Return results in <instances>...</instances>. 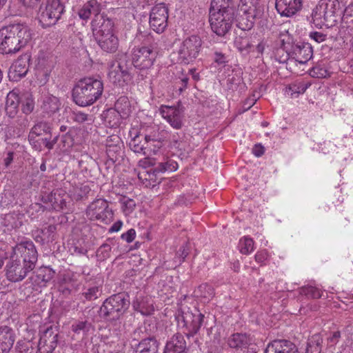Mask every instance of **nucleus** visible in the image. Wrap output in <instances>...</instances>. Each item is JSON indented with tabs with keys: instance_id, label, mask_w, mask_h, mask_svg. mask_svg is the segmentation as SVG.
<instances>
[{
	"instance_id": "obj_1",
	"label": "nucleus",
	"mask_w": 353,
	"mask_h": 353,
	"mask_svg": "<svg viewBox=\"0 0 353 353\" xmlns=\"http://www.w3.org/2000/svg\"><path fill=\"white\" fill-rule=\"evenodd\" d=\"M37 260L38 253L32 241L16 245L6 266L7 279L14 283L21 281L35 268Z\"/></svg>"
},
{
	"instance_id": "obj_2",
	"label": "nucleus",
	"mask_w": 353,
	"mask_h": 353,
	"mask_svg": "<svg viewBox=\"0 0 353 353\" xmlns=\"http://www.w3.org/2000/svg\"><path fill=\"white\" fill-rule=\"evenodd\" d=\"M237 9L233 0H212L209 9V22L213 32L225 36L232 29Z\"/></svg>"
},
{
	"instance_id": "obj_3",
	"label": "nucleus",
	"mask_w": 353,
	"mask_h": 353,
	"mask_svg": "<svg viewBox=\"0 0 353 353\" xmlns=\"http://www.w3.org/2000/svg\"><path fill=\"white\" fill-rule=\"evenodd\" d=\"M32 39L30 29L20 23L9 24L0 29V52L15 54Z\"/></svg>"
},
{
	"instance_id": "obj_4",
	"label": "nucleus",
	"mask_w": 353,
	"mask_h": 353,
	"mask_svg": "<svg viewBox=\"0 0 353 353\" xmlns=\"http://www.w3.org/2000/svg\"><path fill=\"white\" fill-rule=\"evenodd\" d=\"M103 92V81L98 78L85 77L79 80L72 90L74 103L82 107L93 104Z\"/></svg>"
},
{
	"instance_id": "obj_5",
	"label": "nucleus",
	"mask_w": 353,
	"mask_h": 353,
	"mask_svg": "<svg viewBox=\"0 0 353 353\" xmlns=\"http://www.w3.org/2000/svg\"><path fill=\"white\" fill-rule=\"evenodd\" d=\"M129 295L120 292L107 298L99 309V316L107 321H116L126 312L130 307Z\"/></svg>"
},
{
	"instance_id": "obj_6",
	"label": "nucleus",
	"mask_w": 353,
	"mask_h": 353,
	"mask_svg": "<svg viewBox=\"0 0 353 353\" xmlns=\"http://www.w3.org/2000/svg\"><path fill=\"white\" fill-rule=\"evenodd\" d=\"M132 61L125 53H117L109 64L108 77L114 85L124 86L130 83L133 78Z\"/></svg>"
},
{
	"instance_id": "obj_7",
	"label": "nucleus",
	"mask_w": 353,
	"mask_h": 353,
	"mask_svg": "<svg viewBox=\"0 0 353 353\" xmlns=\"http://www.w3.org/2000/svg\"><path fill=\"white\" fill-rule=\"evenodd\" d=\"M338 0H321L312 12V17L316 26L332 27L337 22Z\"/></svg>"
},
{
	"instance_id": "obj_8",
	"label": "nucleus",
	"mask_w": 353,
	"mask_h": 353,
	"mask_svg": "<svg viewBox=\"0 0 353 353\" xmlns=\"http://www.w3.org/2000/svg\"><path fill=\"white\" fill-rule=\"evenodd\" d=\"M176 320L179 325L182 324L185 329L184 333L190 339L196 334L203 321L204 315L199 310L194 308L193 310L181 309L179 311Z\"/></svg>"
},
{
	"instance_id": "obj_9",
	"label": "nucleus",
	"mask_w": 353,
	"mask_h": 353,
	"mask_svg": "<svg viewBox=\"0 0 353 353\" xmlns=\"http://www.w3.org/2000/svg\"><path fill=\"white\" fill-rule=\"evenodd\" d=\"M64 11L63 0H47L39 8L38 19L43 27H49L56 23Z\"/></svg>"
},
{
	"instance_id": "obj_10",
	"label": "nucleus",
	"mask_w": 353,
	"mask_h": 353,
	"mask_svg": "<svg viewBox=\"0 0 353 353\" xmlns=\"http://www.w3.org/2000/svg\"><path fill=\"white\" fill-rule=\"evenodd\" d=\"M156 43H150L133 49L132 61L134 68L139 70L150 69L154 64L157 57Z\"/></svg>"
},
{
	"instance_id": "obj_11",
	"label": "nucleus",
	"mask_w": 353,
	"mask_h": 353,
	"mask_svg": "<svg viewBox=\"0 0 353 353\" xmlns=\"http://www.w3.org/2000/svg\"><path fill=\"white\" fill-rule=\"evenodd\" d=\"M85 214L90 221H99L104 223L111 221L113 218V212L108 203L102 199H95L90 203Z\"/></svg>"
},
{
	"instance_id": "obj_12",
	"label": "nucleus",
	"mask_w": 353,
	"mask_h": 353,
	"mask_svg": "<svg viewBox=\"0 0 353 353\" xmlns=\"http://www.w3.org/2000/svg\"><path fill=\"white\" fill-rule=\"evenodd\" d=\"M202 41L199 36L192 35L187 37L181 43L179 56L181 62L188 64L199 56Z\"/></svg>"
},
{
	"instance_id": "obj_13",
	"label": "nucleus",
	"mask_w": 353,
	"mask_h": 353,
	"mask_svg": "<svg viewBox=\"0 0 353 353\" xmlns=\"http://www.w3.org/2000/svg\"><path fill=\"white\" fill-rule=\"evenodd\" d=\"M168 9L164 4L154 6L150 14V28L157 33L163 32L168 26Z\"/></svg>"
},
{
	"instance_id": "obj_14",
	"label": "nucleus",
	"mask_w": 353,
	"mask_h": 353,
	"mask_svg": "<svg viewBox=\"0 0 353 353\" xmlns=\"http://www.w3.org/2000/svg\"><path fill=\"white\" fill-rule=\"evenodd\" d=\"M160 113L162 117L174 129H181L183 126V110L180 106L161 105Z\"/></svg>"
},
{
	"instance_id": "obj_15",
	"label": "nucleus",
	"mask_w": 353,
	"mask_h": 353,
	"mask_svg": "<svg viewBox=\"0 0 353 353\" xmlns=\"http://www.w3.org/2000/svg\"><path fill=\"white\" fill-rule=\"evenodd\" d=\"M30 55L23 54L20 56L10 66L8 71V77L10 81H18L24 77L29 68Z\"/></svg>"
},
{
	"instance_id": "obj_16",
	"label": "nucleus",
	"mask_w": 353,
	"mask_h": 353,
	"mask_svg": "<svg viewBox=\"0 0 353 353\" xmlns=\"http://www.w3.org/2000/svg\"><path fill=\"white\" fill-rule=\"evenodd\" d=\"M59 333L52 326L48 327L41 335L39 350L41 353H52L57 346Z\"/></svg>"
},
{
	"instance_id": "obj_17",
	"label": "nucleus",
	"mask_w": 353,
	"mask_h": 353,
	"mask_svg": "<svg viewBox=\"0 0 353 353\" xmlns=\"http://www.w3.org/2000/svg\"><path fill=\"white\" fill-rule=\"evenodd\" d=\"M291 57L301 64L306 63L313 57V48L310 43L298 42L292 46Z\"/></svg>"
},
{
	"instance_id": "obj_18",
	"label": "nucleus",
	"mask_w": 353,
	"mask_h": 353,
	"mask_svg": "<svg viewBox=\"0 0 353 353\" xmlns=\"http://www.w3.org/2000/svg\"><path fill=\"white\" fill-rule=\"evenodd\" d=\"M243 14L239 17H236L235 21L236 22V26L242 30H251L256 21L262 17L264 13L263 10H259L258 11L250 10H241Z\"/></svg>"
},
{
	"instance_id": "obj_19",
	"label": "nucleus",
	"mask_w": 353,
	"mask_h": 353,
	"mask_svg": "<svg viewBox=\"0 0 353 353\" xmlns=\"http://www.w3.org/2000/svg\"><path fill=\"white\" fill-rule=\"evenodd\" d=\"M55 272L50 267L43 266L34 271L30 277L33 288H42L47 285L54 276Z\"/></svg>"
},
{
	"instance_id": "obj_20",
	"label": "nucleus",
	"mask_w": 353,
	"mask_h": 353,
	"mask_svg": "<svg viewBox=\"0 0 353 353\" xmlns=\"http://www.w3.org/2000/svg\"><path fill=\"white\" fill-rule=\"evenodd\" d=\"M226 343L234 353H245L251 344V339L246 334L234 333L227 339Z\"/></svg>"
},
{
	"instance_id": "obj_21",
	"label": "nucleus",
	"mask_w": 353,
	"mask_h": 353,
	"mask_svg": "<svg viewBox=\"0 0 353 353\" xmlns=\"http://www.w3.org/2000/svg\"><path fill=\"white\" fill-rule=\"evenodd\" d=\"M264 353H299L295 343L287 339H276L267 345Z\"/></svg>"
},
{
	"instance_id": "obj_22",
	"label": "nucleus",
	"mask_w": 353,
	"mask_h": 353,
	"mask_svg": "<svg viewBox=\"0 0 353 353\" xmlns=\"http://www.w3.org/2000/svg\"><path fill=\"white\" fill-rule=\"evenodd\" d=\"M303 6V0H276L275 7L283 17H290L299 11Z\"/></svg>"
},
{
	"instance_id": "obj_23",
	"label": "nucleus",
	"mask_w": 353,
	"mask_h": 353,
	"mask_svg": "<svg viewBox=\"0 0 353 353\" xmlns=\"http://www.w3.org/2000/svg\"><path fill=\"white\" fill-rule=\"evenodd\" d=\"M92 26L94 37L114 33L113 22L103 14L94 18L92 21Z\"/></svg>"
},
{
	"instance_id": "obj_24",
	"label": "nucleus",
	"mask_w": 353,
	"mask_h": 353,
	"mask_svg": "<svg viewBox=\"0 0 353 353\" xmlns=\"http://www.w3.org/2000/svg\"><path fill=\"white\" fill-rule=\"evenodd\" d=\"M101 49L108 53H114L118 50L119 41L118 37L112 33L104 36L94 37Z\"/></svg>"
},
{
	"instance_id": "obj_25",
	"label": "nucleus",
	"mask_w": 353,
	"mask_h": 353,
	"mask_svg": "<svg viewBox=\"0 0 353 353\" xmlns=\"http://www.w3.org/2000/svg\"><path fill=\"white\" fill-rule=\"evenodd\" d=\"M15 341L13 330L8 326L0 327V353H8Z\"/></svg>"
},
{
	"instance_id": "obj_26",
	"label": "nucleus",
	"mask_w": 353,
	"mask_h": 353,
	"mask_svg": "<svg viewBox=\"0 0 353 353\" xmlns=\"http://www.w3.org/2000/svg\"><path fill=\"white\" fill-rule=\"evenodd\" d=\"M163 353H187L184 336L180 333L174 334L167 342Z\"/></svg>"
},
{
	"instance_id": "obj_27",
	"label": "nucleus",
	"mask_w": 353,
	"mask_h": 353,
	"mask_svg": "<svg viewBox=\"0 0 353 353\" xmlns=\"http://www.w3.org/2000/svg\"><path fill=\"white\" fill-rule=\"evenodd\" d=\"M20 103L19 94L14 90L10 91L6 97L5 111L6 116L10 119H14L19 113Z\"/></svg>"
},
{
	"instance_id": "obj_28",
	"label": "nucleus",
	"mask_w": 353,
	"mask_h": 353,
	"mask_svg": "<svg viewBox=\"0 0 353 353\" xmlns=\"http://www.w3.org/2000/svg\"><path fill=\"white\" fill-rule=\"evenodd\" d=\"M101 5L97 0H90L86 2L82 8L79 10L78 14L81 19L87 20L92 15H94V18L101 16Z\"/></svg>"
},
{
	"instance_id": "obj_29",
	"label": "nucleus",
	"mask_w": 353,
	"mask_h": 353,
	"mask_svg": "<svg viewBox=\"0 0 353 353\" xmlns=\"http://www.w3.org/2000/svg\"><path fill=\"white\" fill-rule=\"evenodd\" d=\"M137 345V353H158L159 343L154 336L148 335L143 338Z\"/></svg>"
},
{
	"instance_id": "obj_30",
	"label": "nucleus",
	"mask_w": 353,
	"mask_h": 353,
	"mask_svg": "<svg viewBox=\"0 0 353 353\" xmlns=\"http://www.w3.org/2000/svg\"><path fill=\"white\" fill-rule=\"evenodd\" d=\"M60 105L59 99L52 94H44L41 97V109L43 113L52 115L59 110Z\"/></svg>"
},
{
	"instance_id": "obj_31",
	"label": "nucleus",
	"mask_w": 353,
	"mask_h": 353,
	"mask_svg": "<svg viewBox=\"0 0 353 353\" xmlns=\"http://www.w3.org/2000/svg\"><path fill=\"white\" fill-rule=\"evenodd\" d=\"M79 287L77 281L70 273L64 274L59 285V290L63 295L68 296L73 291H76Z\"/></svg>"
},
{
	"instance_id": "obj_32",
	"label": "nucleus",
	"mask_w": 353,
	"mask_h": 353,
	"mask_svg": "<svg viewBox=\"0 0 353 353\" xmlns=\"http://www.w3.org/2000/svg\"><path fill=\"white\" fill-rule=\"evenodd\" d=\"M52 123L43 120L37 121L34 123L30 131V139L34 141V137H40L43 134L52 136Z\"/></svg>"
},
{
	"instance_id": "obj_33",
	"label": "nucleus",
	"mask_w": 353,
	"mask_h": 353,
	"mask_svg": "<svg viewBox=\"0 0 353 353\" xmlns=\"http://www.w3.org/2000/svg\"><path fill=\"white\" fill-rule=\"evenodd\" d=\"M141 133L145 139L148 140L165 141L166 139V132L157 125L146 127Z\"/></svg>"
},
{
	"instance_id": "obj_34",
	"label": "nucleus",
	"mask_w": 353,
	"mask_h": 353,
	"mask_svg": "<svg viewBox=\"0 0 353 353\" xmlns=\"http://www.w3.org/2000/svg\"><path fill=\"white\" fill-rule=\"evenodd\" d=\"M66 194L61 190H57L50 193V203L55 210H63L67 206Z\"/></svg>"
},
{
	"instance_id": "obj_35",
	"label": "nucleus",
	"mask_w": 353,
	"mask_h": 353,
	"mask_svg": "<svg viewBox=\"0 0 353 353\" xmlns=\"http://www.w3.org/2000/svg\"><path fill=\"white\" fill-rule=\"evenodd\" d=\"M145 145V138L141 132H136L129 142V147L134 152L146 156Z\"/></svg>"
},
{
	"instance_id": "obj_36",
	"label": "nucleus",
	"mask_w": 353,
	"mask_h": 353,
	"mask_svg": "<svg viewBox=\"0 0 353 353\" xmlns=\"http://www.w3.org/2000/svg\"><path fill=\"white\" fill-rule=\"evenodd\" d=\"M20 103L21 104V111L26 116L31 114L35 107L34 99L32 93L29 92H23L19 95Z\"/></svg>"
},
{
	"instance_id": "obj_37",
	"label": "nucleus",
	"mask_w": 353,
	"mask_h": 353,
	"mask_svg": "<svg viewBox=\"0 0 353 353\" xmlns=\"http://www.w3.org/2000/svg\"><path fill=\"white\" fill-rule=\"evenodd\" d=\"M132 306L134 310L145 316L151 314L154 311L153 305L148 303V298L137 297L136 300L132 302Z\"/></svg>"
},
{
	"instance_id": "obj_38",
	"label": "nucleus",
	"mask_w": 353,
	"mask_h": 353,
	"mask_svg": "<svg viewBox=\"0 0 353 353\" xmlns=\"http://www.w3.org/2000/svg\"><path fill=\"white\" fill-rule=\"evenodd\" d=\"M323 338L319 334H314L308 339L305 353H321Z\"/></svg>"
},
{
	"instance_id": "obj_39",
	"label": "nucleus",
	"mask_w": 353,
	"mask_h": 353,
	"mask_svg": "<svg viewBox=\"0 0 353 353\" xmlns=\"http://www.w3.org/2000/svg\"><path fill=\"white\" fill-rule=\"evenodd\" d=\"M91 194H92L91 188L88 185L81 184L80 186L73 188L71 191V197L77 201L87 199Z\"/></svg>"
},
{
	"instance_id": "obj_40",
	"label": "nucleus",
	"mask_w": 353,
	"mask_h": 353,
	"mask_svg": "<svg viewBox=\"0 0 353 353\" xmlns=\"http://www.w3.org/2000/svg\"><path fill=\"white\" fill-rule=\"evenodd\" d=\"M123 143L112 146L111 148H107L106 154L108 159V161L112 163H114L117 161H120L123 157Z\"/></svg>"
},
{
	"instance_id": "obj_41",
	"label": "nucleus",
	"mask_w": 353,
	"mask_h": 353,
	"mask_svg": "<svg viewBox=\"0 0 353 353\" xmlns=\"http://www.w3.org/2000/svg\"><path fill=\"white\" fill-rule=\"evenodd\" d=\"M115 110L121 117H126L130 112V103L129 99L125 96L120 97L114 104Z\"/></svg>"
},
{
	"instance_id": "obj_42",
	"label": "nucleus",
	"mask_w": 353,
	"mask_h": 353,
	"mask_svg": "<svg viewBox=\"0 0 353 353\" xmlns=\"http://www.w3.org/2000/svg\"><path fill=\"white\" fill-rule=\"evenodd\" d=\"M242 72L241 70H233L231 74H229L227 79V87L229 90H235L243 81Z\"/></svg>"
},
{
	"instance_id": "obj_43",
	"label": "nucleus",
	"mask_w": 353,
	"mask_h": 353,
	"mask_svg": "<svg viewBox=\"0 0 353 353\" xmlns=\"http://www.w3.org/2000/svg\"><path fill=\"white\" fill-rule=\"evenodd\" d=\"M177 168L178 164L175 161L167 159L165 161L158 163L157 166L153 169L152 175H155L156 172H173L176 170Z\"/></svg>"
},
{
	"instance_id": "obj_44",
	"label": "nucleus",
	"mask_w": 353,
	"mask_h": 353,
	"mask_svg": "<svg viewBox=\"0 0 353 353\" xmlns=\"http://www.w3.org/2000/svg\"><path fill=\"white\" fill-rule=\"evenodd\" d=\"M57 226L55 225H50L42 229L40 233L42 234L41 237V243L52 242L55 239Z\"/></svg>"
},
{
	"instance_id": "obj_45",
	"label": "nucleus",
	"mask_w": 353,
	"mask_h": 353,
	"mask_svg": "<svg viewBox=\"0 0 353 353\" xmlns=\"http://www.w3.org/2000/svg\"><path fill=\"white\" fill-rule=\"evenodd\" d=\"M234 46L241 53H248L252 47L249 38L243 36H239L235 39Z\"/></svg>"
},
{
	"instance_id": "obj_46",
	"label": "nucleus",
	"mask_w": 353,
	"mask_h": 353,
	"mask_svg": "<svg viewBox=\"0 0 353 353\" xmlns=\"http://www.w3.org/2000/svg\"><path fill=\"white\" fill-rule=\"evenodd\" d=\"M239 247L241 254H248L254 250V241L248 236H244L240 239Z\"/></svg>"
},
{
	"instance_id": "obj_47",
	"label": "nucleus",
	"mask_w": 353,
	"mask_h": 353,
	"mask_svg": "<svg viewBox=\"0 0 353 353\" xmlns=\"http://www.w3.org/2000/svg\"><path fill=\"white\" fill-rule=\"evenodd\" d=\"M163 142L162 141H152L145 139V154L146 156L151 155L152 154H156L159 149H161L163 145Z\"/></svg>"
},
{
	"instance_id": "obj_48",
	"label": "nucleus",
	"mask_w": 353,
	"mask_h": 353,
	"mask_svg": "<svg viewBox=\"0 0 353 353\" xmlns=\"http://www.w3.org/2000/svg\"><path fill=\"white\" fill-rule=\"evenodd\" d=\"M299 294L312 299H319L322 296L320 290L312 285L303 286L300 288Z\"/></svg>"
},
{
	"instance_id": "obj_49",
	"label": "nucleus",
	"mask_w": 353,
	"mask_h": 353,
	"mask_svg": "<svg viewBox=\"0 0 353 353\" xmlns=\"http://www.w3.org/2000/svg\"><path fill=\"white\" fill-rule=\"evenodd\" d=\"M241 10L258 11L263 10V6L260 5L259 0H240L239 5Z\"/></svg>"
},
{
	"instance_id": "obj_50",
	"label": "nucleus",
	"mask_w": 353,
	"mask_h": 353,
	"mask_svg": "<svg viewBox=\"0 0 353 353\" xmlns=\"http://www.w3.org/2000/svg\"><path fill=\"white\" fill-rule=\"evenodd\" d=\"M101 294V289L99 286H93L88 288L85 292L82 293V296L86 301H94Z\"/></svg>"
},
{
	"instance_id": "obj_51",
	"label": "nucleus",
	"mask_w": 353,
	"mask_h": 353,
	"mask_svg": "<svg viewBox=\"0 0 353 353\" xmlns=\"http://www.w3.org/2000/svg\"><path fill=\"white\" fill-rule=\"evenodd\" d=\"M91 327V323L88 321H79L72 324V330L77 334H79L81 332L85 334L90 331Z\"/></svg>"
},
{
	"instance_id": "obj_52",
	"label": "nucleus",
	"mask_w": 353,
	"mask_h": 353,
	"mask_svg": "<svg viewBox=\"0 0 353 353\" xmlns=\"http://www.w3.org/2000/svg\"><path fill=\"white\" fill-rule=\"evenodd\" d=\"M196 292L198 296L206 299L212 298L214 294V288L207 283L200 285L196 290Z\"/></svg>"
},
{
	"instance_id": "obj_53",
	"label": "nucleus",
	"mask_w": 353,
	"mask_h": 353,
	"mask_svg": "<svg viewBox=\"0 0 353 353\" xmlns=\"http://www.w3.org/2000/svg\"><path fill=\"white\" fill-rule=\"evenodd\" d=\"M112 248L108 243L102 244L97 250V256L101 261H104L110 256Z\"/></svg>"
},
{
	"instance_id": "obj_54",
	"label": "nucleus",
	"mask_w": 353,
	"mask_h": 353,
	"mask_svg": "<svg viewBox=\"0 0 353 353\" xmlns=\"http://www.w3.org/2000/svg\"><path fill=\"white\" fill-rule=\"evenodd\" d=\"M310 74L314 78H325L329 72L324 67L317 65L310 70Z\"/></svg>"
},
{
	"instance_id": "obj_55",
	"label": "nucleus",
	"mask_w": 353,
	"mask_h": 353,
	"mask_svg": "<svg viewBox=\"0 0 353 353\" xmlns=\"http://www.w3.org/2000/svg\"><path fill=\"white\" fill-rule=\"evenodd\" d=\"M60 144L64 149H68L72 147L74 139L72 133L68 131L61 137Z\"/></svg>"
},
{
	"instance_id": "obj_56",
	"label": "nucleus",
	"mask_w": 353,
	"mask_h": 353,
	"mask_svg": "<svg viewBox=\"0 0 353 353\" xmlns=\"http://www.w3.org/2000/svg\"><path fill=\"white\" fill-rule=\"evenodd\" d=\"M307 88V85L303 83H294L290 85L289 90L291 91V95L296 94H303Z\"/></svg>"
},
{
	"instance_id": "obj_57",
	"label": "nucleus",
	"mask_w": 353,
	"mask_h": 353,
	"mask_svg": "<svg viewBox=\"0 0 353 353\" xmlns=\"http://www.w3.org/2000/svg\"><path fill=\"white\" fill-rule=\"evenodd\" d=\"M348 10H346L344 16L342 19L343 28H346L349 34H352L353 32V18L351 14H348Z\"/></svg>"
},
{
	"instance_id": "obj_58",
	"label": "nucleus",
	"mask_w": 353,
	"mask_h": 353,
	"mask_svg": "<svg viewBox=\"0 0 353 353\" xmlns=\"http://www.w3.org/2000/svg\"><path fill=\"white\" fill-rule=\"evenodd\" d=\"M290 56H291L290 52H285L282 48L277 49L274 54L275 60L282 63H285Z\"/></svg>"
},
{
	"instance_id": "obj_59",
	"label": "nucleus",
	"mask_w": 353,
	"mask_h": 353,
	"mask_svg": "<svg viewBox=\"0 0 353 353\" xmlns=\"http://www.w3.org/2000/svg\"><path fill=\"white\" fill-rule=\"evenodd\" d=\"M69 251L72 255H86L88 250L86 248L81 246L80 244L74 243L72 244L70 248Z\"/></svg>"
},
{
	"instance_id": "obj_60",
	"label": "nucleus",
	"mask_w": 353,
	"mask_h": 353,
	"mask_svg": "<svg viewBox=\"0 0 353 353\" xmlns=\"http://www.w3.org/2000/svg\"><path fill=\"white\" fill-rule=\"evenodd\" d=\"M213 60L218 65L221 66H225V63L228 62L225 54L219 51L214 52Z\"/></svg>"
},
{
	"instance_id": "obj_61",
	"label": "nucleus",
	"mask_w": 353,
	"mask_h": 353,
	"mask_svg": "<svg viewBox=\"0 0 353 353\" xmlns=\"http://www.w3.org/2000/svg\"><path fill=\"white\" fill-rule=\"evenodd\" d=\"M123 143L121 138L116 134H112L111 136L108 137L105 141V146L107 148H111L112 146H114L117 145H119Z\"/></svg>"
},
{
	"instance_id": "obj_62",
	"label": "nucleus",
	"mask_w": 353,
	"mask_h": 353,
	"mask_svg": "<svg viewBox=\"0 0 353 353\" xmlns=\"http://www.w3.org/2000/svg\"><path fill=\"white\" fill-rule=\"evenodd\" d=\"M309 37L311 39L314 40L318 43L325 41L327 39V34L321 32H311L309 34Z\"/></svg>"
},
{
	"instance_id": "obj_63",
	"label": "nucleus",
	"mask_w": 353,
	"mask_h": 353,
	"mask_svg": "<svg viewBox=\"0 0 353 353\" xmlns=\"http://www.w3.org/2000/svg\"><path fill=\"white\" fill-rule=\"evenodd\" d=\"M16 120V128H19L21 130H25L28 127L29 121L26 117H23L22 115L17 116Z\"/></svg>"
},
{
	"instance_id": "obj_64",
	"label": "nucleus",
	"mask_w": 353,
	"mask_h": 353,
	"mask_svg": "<svg viewBox=\"0 0 353 353\" xmlns=\"http://www.w3.org/2000/svg\"><path fill=\"white\" fill-rule=\"evenodd\" d=\"M136 237V231L134 229L131 228L128 230L126 232L123 233L121 236V239L127 243L132 242Z\"/></svg>"
}]
</instances>
